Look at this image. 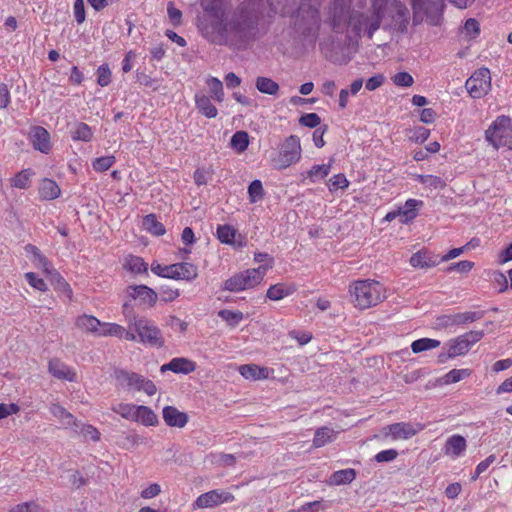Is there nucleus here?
<instances>
[{
  "mask_svg": "<svg viewBox=\"0 0 512 512\" xmlns=\"http://www.w3.org/2000/svg\"><path fill=\"white\" fill-rule=\"evenodd\" d=\"M336 436L337 432L332 428L327 426L320 427L315 431L313 446L316 448L323 447L326 444L333 442L336 439Z\"/></svg>",
  "mask_w": 512,
  "mask_h": 512,
  "instance_id": "72a5a7b5",
  "label": "nucleus"
},
{
  "mask_svg": "<svg viewBox=\"0 0 512 512\" xmlns=\"http://www.w3.org/2000/svg\"><path fill=\"white\" fill-rule=\"evenodd\" d=\"M61 194V189L56 181L44 178L39 187V195L42 200H54Z\"/></svg>",
  "mask_w": 512,
  "mask_h": 512,
  "instance_id": "7c9ffc66",
  "label": "nucleus"
},
{
  "mask_svg": "<svg viewBox=\"0 0 512 512\" xmlns=\"http://www.w3.org/2000/svg\"><path fill=\"white\" fill-rule=\"evenodd\" d=\"M249 144V134L247 131L244 130L236 131L230 139L231 147L238 153L246 151L248 149Z\"/></svg>",
  "mask_w": 512,
  "mask_h": 512,
  "instance_id": "ea45409f",
  "label": "nucleus"
},
{
  "mask_svg": "<svg viewBox=\"0 0 512 512\" xmlns=\"http://www.w3.org/2000/svg\"><path fill=\"white\" fill-rule=\"evenodd\" d=\"M124 269L133 274L148 275V264L140 256L129 255L125 259Z\"/></svg>",
  "mask_w": 512,
  "mask_h": 512,
  "instance_id": "f704fd0d",
  "label": "nucleus"
},
{
  "mask_svg": "<svg viewBox=\"0 0 512 512\" xmlns=\"http://www.w3.org/2000/svg\"><path fill=\"white\" fill-rule=\"evenodd\" d=\"M142 225L148 233L154 236H162L166 232V228L163 223L158 221L156 215L153 213L143 217Z\"/></svg>",
  "mask_w": 512,
  "mask_h": 512,
  "instance_id": "4c0bfd02",
  "label": "nucleus"
},
{
  "mask_svg": "<svg viewBox=\"0 0 512 512\" xmlns=\"http://www.w3.org/2000/svg\"><path fill=\"white\" fill-rule=\"evenodd\" d=\"M240 374L249 380L265 379L268 376L267 368L257 364H244L239 367Z\"/></svg>",
  "mask_w": 512,
  "mask_h": 512,
  "instance_id": "2f4dec72",
  "label": "nucleus"
},
{
  "mask_svg": "<svg viewBox=\"0 0 512 512\" xmlns=\"http://www.w3.org/2000/svg\"><path fill=\"white\" fill-rule=\"evenodd\" d=\"M393 42L394 45L398 47V52L404 54V52L418 47L422 40L420 34H396V38H392L390 43H384L382 45L383 49L391 48Z\"/></svg>",
  "mask_w": 512,
  "mask_h": 512,
  "instance_id": "a211bd4d",
  "label": "nucleus"
},
{
  "mask_svg": "<svg viewBox=\"0 0 512 512\" xmlns=\"http://www.w3.org/2000/svg\"><path fill=\"white\" fill-rule=\"evenodd\" d=\"M485 311H469L464 313L443 314L435 319L437 329H447L453 326H461L483 318Z\"/></svg>",
  "mask_w": 512,
  "mask_h": 512,
  "instance_id": "f8f14e48",
  "label": "nucleus"
},
{
  "mask_svg": "<svg viewBox=\"0 0 512 512\" xmlns=\"http://www.w3.org/2000/svg\"><path fill=\"white\" fill-rule=\"evenodd\" d=\"M409 263L413 268L424 269L439 265L441 263V259L439 255H436L428 248H422L412 254Z\"/></svg>",
  "mask_w": 512,
  "mask_h": 512,
  "instance_id": "dca6fc26",
  "label": "nucleus"
},
{
  "mask_svg": "<svg viewBox=\"0 0 512 512\" xmlns=\"http://www.w3.org/2000/svg\"><path fill=\"white\" fill-rule=\"evenodd\" d=\"M490 85V70L480 68L466 80L465 88L473 99H480L487 94Z\"/></svg>",
  "mask_w": 512,
  "mask_h": 512,
  "instance_id": "9b49d317",
  "label": "nucleus"
},
{
  "mask_svg": "<svg viewBox=\"0 0 512 512\" xmlns=\"http://www.w3.org/2000/svg\"><path fill=\"white\" fill-rule=\"evenodd\" d=\"M25 279L31 287L38 291L46 292L48 290V286L45 281L38 277V275L34 272H27L25 274Z\"/></svg>",
  "mask_w": 512,
  "mask_h": 512,
  "instance_id": "0e129e2a",
  "label": "nucleus"
},
{
  "mask_svg": "<svg viewBox=\"0 0 512 512\" xmlns=\"http://www.w3.org/2000/svg\"><path fill=\"white\" fill-rule=\"evenodd\" d=\"M356 476L357 472L353 468L338 470L330 476L329 484L336 486L350 484L356 479Z\"/></svg>",
  "mask_w": 512,
  "mask_h": 512,
  "instance_id": "c9c22d12",
  "label": "nucleus"
},
{
  "mask_svg": "<svg viewBox=\"0 0 512 512\" xmlns=\"http://www.w3.org/2000/svg\"><path fill=\"white\" fill-rule=\"evenodd\" d=\"M49 372L57 379L74 381L76 373L59 359H51L48 363Z\"/></svg>",
  "mask_w": 512,
  "mask_h": 512,
  "instance_id": "4be33fe9",
  "label": "nucleus"
},
{
  "mask_svg": "<svg viewBox=\"0 0 512 512\" xmlns=\"http://www.w3.org/2000/svg\"><path fill=\"white\" fill-rule=\"evenodd\" d=\"M268 34H252L251 36H230L229 49L234 52L253 49L257 44L256 50L260 53L265 52L261 48L266 43L265 39Z\"/></svg>",
  "mask_w": 512,
  "mask_h": 512,
  "instance_id": "ddd939ff",
  "label": "nucleus"
},
{
  "mask_svg": "<svg viewBox=\"0 0 512 512\" xmlns=\"http://www.w3.org/2000/svg\"><path fill=\"white\" fill-rule=\"evenodd\" d=\"M254 261L257 262V263H263L257 269H259L261 271L264 268L265 269V273L269 269H272L273 265H274V258L270 254H268L266 252H257V253H255L254 254Z\"/></svg>",
  "mask_w": 512,
  "mask_h": 512,
  "instance_id": "69168bd1",
  "label": "nucleus"
},
{
  "mask_svg": "<svg viewBox=\"0 0 512 512\" xmlns=\"http://www.w3.org/2000/svg\"><path fill=\"white\" fill-rule=\"evenodd\" d=\"M321 117L314 112L311 113H303L299 119L298 123L307 128L316 129L321 126Z\"/></svg>",
  "mask_w": 512,
  "mask_h": 512,
  "instance_id": "864d4df0",
  "label": "nucleus"
},
{
  "mask_svg": "<svg viewBox=\"0 0 512 512\" xmlns=\"http://www.w3.org/2000/svg\"><path fill=\"white\" fill-rule=\"evenodd\" d=\"M46 277H48L56 292L64 294L69 300H72L73 291L70 284L56 269L52 270Z\"/></svg>",
  "mask_w": 512,
  "mask_h": 512,
  "instance_id": "a878e982",
  "label": "nucleus"
},
{
  "mask_svg": "<svg viewBox=\"0 0 512 512\" xmlns=\"http://www.w3.org/2000/svg\"><path fill=\"white\" fill-rule=\"evenodd\" d=\"M441 342L432 338H419L411 343V350L413 353L418 354L428 350L439 347Z\"/></svg>",
  "mask_w": 512,
  "mask_h": 512,
  "instance_id": "a19ab883",
  "label": "nucleus"
},
{
  "mask_svg": "<svg viewBox=\"0 0 512 512\" xmlns=\"http://www.w3.org/2000/svg\"><path fill=\"white\" fill-rule=\"evenodd\" d=\"M130 329H134L139 338V342L143 344L156 348H162L165 345L162 331L152 320L146 317L135 319L134 322L130 321Z\"/></svg>",
  "mask_w": 512,
  "mask_h": 512,
  "instance_id": "6e6552de",
  "label": "nucleus"
},
{
  "mask_svg": "<svg viewBox=\"0 0 512 512\" xmlns=\"http://www.w3.org/2000/svg\"><path fill=\"white\" fill-rule=\"evenodd\" d=\"M256 89L262 94L275 96L280 90L279 84L273 79L265 76H258L255 80Z\"/></svg>",
  "mask_w": 512,
  "mask_h": 512,
  "instance_id": "e433bc0d",
  "label": "nucleus"
},
{
  "mask_svg": "<svg viewBox=\"0 0 512 512\" xmlns=\"http://www.w3.org/2000/svg\"><path fill=\"white\" fill-rule=\"evenodd\" d=\"M413 134L409 136V140L414 143L422 144L424 143L430 136V130L425 128L424 126H416L414 129L410 130Z\"/></svg>",
  "mask_w": 512,
  "mask_h": 512,
  "instance_id": "e2e57ef3",
  "label": "nucleus"
},
{
  "mask_svg": "<svg viewBox=\"0 0 512 512\" xmlns=\"http://www.w3.org/2000/svg\"><path fill=\"white\" fill-rule=\"evenodd\" d=\"M151 271L162 278L173 280H186L191 282L198 277V268L189 262H179L171 265H162L157 261L151 264Z\"/></svg>",
  "mask_w": 512,
  "mask_h": 512,
  "instance_id": "423d86ee",
  "label": "nucleus"
},
{
  "mask_svg": "<svg viewBox=\"0 0 512 512\" xmlns=\"http://www.w3.org/2000/svg\"><path fill=\"white\" fill-rule=\"evenodd\" d=\"M162 416L167 426L183 428L189 421L186 412L179 411L176 407L167 405L162 410Z\"/></svg>",
  "mask_w": 512,
  "mask_h": 512,
  "instance_id": "aec40b11",
  "label": "nucleus"
},
{
  "mask_svg": "<svg viewBox=\"0 0 512 512\" xmlns=\"http://www.w3.org/2000/svg\"><path fill=\"white\" fill-rule=\"evenodd\" d=\"M485 139L495 149L507 147L512 150V119L506 115L498 116L485 131Z\"/></svg>",
  "mask_w": 512,
  "mask_h": 512,
  "instance_id": "39448f33",
  "label": "nucleus"
},
{
  "mask_svg": "<svg viewBox=\"0 0 512 512\" xmlns=\"http://www.w3.org/2000/svg\"><path fill=\"white\" fill-rule=\"evenodd\" d=\"M35 173L31 168L18 172L11 180V186L19 189H27L31 185V176Z\"/></svg>",
  "mask_w": 512,
  "mask_h": 512,
  "instance_id": "79ce46f5",
  "label": "nucleus"
},
{
  "mask_svg": "<svg viewBox=\"0 0 512 512\" xmlns=\"http://www.w3.org/2000/svg\"><path fill=\"white\" fill-rule=\"evenodd\" d=\"M445 345L448 346L450 355L454 358L466 355L470 350L467 343L464 342L460 336L450 339Z\"/></svg>",
  "mask_w": 512,
  "mask_h": 512,
  "instance_id": "a18cd8bd",
  "label": "nucleus"
},
{
  "mask_svg": "<svg viewBox=\"0 0 512 512\" xmlns=\"http://www.w3.org/2000/svg\"><path fill=\"white\" fill-rule=\"evenodd\" d=\"M30 141L35 150L48 154L52 148L50 133L42 126H32L29 133Z\"/></svg>",
  "mask_w": 512,
  "mask_h": 512,
  "instance_id": "f3484780",
  "label": "nucleus"
},
{
  "mask_svg": "<svg viewBox=\"0 0 512 512\" xmlns=\"http://www.w3.org/2000/svg\"><path fill=\"white\" fill-rule=\"evenodd\" d=\"M50 412L53 416L65 420V423L69 426H78L77 419L68 412L62 405L56 403L50 407Z\"/></svg>",
  "mask_w": 512,
  "mask_h": 512,
  "instance_id": "49530a36",
  "label": "nucleus"
},
{
  "mask_svg": "<svg viewBox=\"0 0 512 512\" xmlns=\"http://www.w3.org/2000/svg\"><path fill=\"white\" fill-rule=\"evenodd\" d=\"M115 377L121 384L125 382L127 387H134L137 391H141L140 386L145 379L142 375L125 369L115 370Z\"/></svg>",
  "mask_w": 512,
  "mask_h": 512,
  "instance_id": "393cba45",
  "label": "nucleus"
},
{
  "mask_svg": "<svg viewBox=\"0 0 512 512\" xmlns=\"http://www.w3.org/2000/svg\"><path fill=\"white\" fill-rule=\"evenodd\" d=\"M236 234V228L230 224L218 225L216 228L217 239L223 244L234 245Z\"/></svg>",
  "mask_w": 512,
  "mask_h": 512,
  "instance_id": "58836bf2",
  "label": "nucleus"
},
{
  "mask_svg": "<svg viewBox=\"0 0 512 512\" xmlns=\"http://www.w3.org/2000/svg\"><path fill=\"white\" fill-rule=\"evenodd\" d=\"M393 83L398 87L408 88L414 83L412 75L406 71L396 73L392 78Z\"/></svg>",
  "mask_w": 512,
  "mask_h": 512,
  "instance_id": "680f3d73",
  "label": "nucleus"
},
{
  "mask_svg": "<svg viewBox=\"0 0 512 512\" xmlns=\"http://www.w3.org/2000/svg\"><path fill=\"white\" fill-rule=\"evenodd\" d=\"M207 41L215 45L229 47L230 36H251L252 34H202Z\"/></svg>",
  "mask_w": 512,
  "mask_h": 512,
  "instance_id": "5fc2aeb1",
  "label": "nucleus"
},
{
  "mask_svg": "<svg viewBox=\"0 0 512 512\" xmlns=\"http://www.w3.org/2000/svg\"><path fill=\"white\" fill-rule=\"evenodd\" d=\"M135 77L139 84L152 88L153 91H157L159 89V80L157 78H152L146 74L144 70L138 68L135 72Z\"/></svg>",
  "mask_w": 512,
  "mask_h": 512,
  "instance_id": "3c124183",
  "label": "nucleus"
},
{
  "mask_svg": "<svg viewBox=\"0 0 512 512\" xmlns=\"http://www.w3.org/2000/svg\"><path fill=\"white\" fill-rule=\"evenodd\" d=\"M472 371L470 369H452L448 373H446L442 378L438 381L441 385L443 384H452L461 381L465 377L470 376Z\"/></svg>",
  "mask_w": 512,
  "mask_h": 512,
  "instance_id": "c03bdc74",
  "label": "nucleus"
},
{
  "mask_svg": "<svg viewBox=\"0 0 512 512\" xmlns=\"http://www.w3.org/2000/svg\"><path fill=\"white\" fill-rule=\"evenodd\" d=\"M126 293L130 299L139 298L140 303L148 305V307H154L158 300L156 291L145 284L129 285L126 288Z\"/></svg>",
  "mask_w": 512,
  "mask_h": 512,
  "instance_id": "2eb2a0df",
  "label": "nucleus"
},
{
  "mask_svg": "<svg viewBox=\"0 0 512 512\" xmlns=\"http://www.w3.org/2000/svg\"><path fill=\"white\" fill-rule=\"evenodd\" d=\"M124 327L116 323H103L100 336H115L122 338Z\"/></svg>",
  "mask_w": 512,
  "mask_h": 512,
  "instance_id": "052dcab7",
  "label": "nucleus"
},
{
  "mask_svg": "<svg viewBox=\"0 0 512 512\" xmlns=\"http://www.w3.org/2000/svg\"><path fill=\"white\" fill-rule=\"evenodd\" d=\"M467 448L466 439L459 434H454L446 440L445 453L453 457L461 456Z\"/></svg>",
  "mask_w": 512,
  "mask_h": 512,
  "instance_id": "cd10ccee",
  "label": "nucleus"
},
{
  "mask_svg": "<svg viewBox=\"0 0 512 512\" xmlns=\"http://www.w3.org/2000/svg\"><path fill=\"white\" fill-rule=\"evenodd\" d=\"M70 135L73 141L90 142L93 139L94 132L87 123L75 121L70 129Z\"/></svg>",
  "mask_w": 512,
  "mask_h": 512,
  "instance_id": "bb28decb",
  "label": "nucleus"
},
{
  "mask_svg": "<svg viewBox=\"0 0 512 512\" xmlns=\"http://www.w3.org/2000/svg\"><path fill=\"white\" fill-rule=\"evenodd\" d=\"M264 188L262 182L258 179L250 182L248 186V199L250 203H256L264 197Z\"/></svg>",
  "mask_w": 512,
  "mask_h": 512,
  "instance_id": "09e8293b",
  "label": "nucleus"
},
{
  "mask_svg": "<svg viewBox=\"0 0 512 512\" xmlns=\"http://www.w3.org/2000/svg\"><path fill=\"white\" fill-rule=\"evenodd\" d=\"M361 34H325L319 41L322 55L331 63H349L359 48Z\"/></svg>",
  "mask_w": 512,
  "mask_h": 512,
  "instance_id": "7ed1b4c3",
  "label": "nucleus"
},
{
  "mask_svg": "<svg viewBox=\"0 0 512 512\" xmlns=\"http://www.w3.org/2000/svg\"><path fill=\"white\" fill-rule=\"evenodd\" d=\"M196 370V363L185 357H175L160 367L161 373L171 371L176 374H190Z\"/></svg>",
  "mask_w": 512,
  "mask_h": 512,
  "instance_id": "6ab92c4d",
  "label": "nucleus"
},
{
  "mask_svg": "<svg viewBox=\"0 0 512 512\" xmlns=\"http://www.w3.org/2000/svg\"><path fill=\"white\" fill-rule=\"evenodd\" d=\"M76 324L78 327L85 329L87 332L93 333L95 335L100 336V332L103 323L92 315H82L77 318Z\"/></svg>",
  "mask_w": 512,
  "mask_h": 512,
  "instance_id": "473e14b6",
  "label": "nucleus"
},
{
  "mask_svg": "<svg viewBox=\"0 0 512 512\" xmlns=\"http://www.w3.org/2000/svg\"><path fill=\"white\" fill-rule=\"evenodd\" d=\"M43 509L37 503L30 501L16 505L10 512H42Z\"/></svg>",
  "mask_w": 512,
  "mask_h": 512,
  "instance_id": "774afa93",
  "label": "nucleus"
},
{
  "mask_svg": "<svg viewBox=\"0 0 512 512\" xmlns=\"http://www.w3.org/2000/svg\"><path fill=\"white\" fill-rule=\"evenodd\" d=\"M206 83L209 87L211 97L217 102H222L224 100L222 82L216 77H210L207 79Z\"/></svg>",
  "mask_w": 512,
  "mask_h": 512,
  "instance_id": "de8ad7c7",
  "label": "nucleus"
},
{
  "mask_svg": "<svg viewBox=\"0 0 512 512\" xmlns=\"http://www.w3.org/2000/svg\"><path fill=\"white\" fill-rule=\"evenodd\" d=\"M349 293L355 307L362 310L376 306L386 298L383 284L372 279L353 282L349 287Z\"/></svg>",
  "mask_w": 512,
  "mask_h": 512,
  "instance_id": "20e7f679",
  "label": "nucleus"
},
{
  "mask_svg": "<svg viewBox=\"0 0 512 512\" xmlns=\"http://www.w3.org/2000/svg\"><path fill=\"white\" fill-rule=\"evenodd\" d=\"M474 262L470 260H462L456 263L449 264L445 269L444 272L451 273L453 271H456L461 274H466L470 272L474 267Z\"/></svg>",
  "mask_w": 512,
  "mask_h": 512,
  "instance_id": "bf43d9fd",
  "label": "nucleus"
},
{
  "mask_svg": "<svg viewBox=\"0 0 512 512\" xmlns=\"http://www.w3.org/2000/svg\"><path fill=\"white\" fill-rule=\"evenodd\" d=\"M116 162L114 155L101 156L94 159L92 167L96 172H105L110 169Z\"/></svg>",
  "mask_w": 512,
  "mask_h": 512,
  "instance_id": "603ef678",
  "label": "nucleus"
},
{
  "mask_svg": "<svg viewBox=\"0 0 512 512\" xmlns=\"http://www.w3.org/2000/svg\"><path fill=\"white\" fill-rule=\"evenodd\" d=\"M218 316L231 328H235L244 319V314L240 310L222 309L218 311Z\"/></svg>",
  "mask_w": 512,
  "mask_h": 512,
  "instance_id": "37998d69",
  "label": "nucleus"
},
{
  "mask_svg": "<svg viewBox=\"0 0 512 512\" xmlns=\"http://www.w3.org/2000/svg\"><path fill=\"white\" fill-rule=\"evenodd\" d=\"M195 105L197 110L207 118H215L218 114L217 108L212 104L210 98L205 94H195Z\"/></svg>",
  "mask_w": 512,
  "mask_h": 512,
  "instance_id": "c756f323",
  "label": "nucleus"
},
{
  "mask_svg": "<svg viewBox=\"0 0 512 512\" xmlns=\"http://www.w3.org/2000/svg\"><path fill=\"white\" fill-rule=\"evenodd\" d=\"M97 84L101 87L108 86L112 81V72L110 70V67L107 63H104L100 65L97 68Z\"/></svg>",
  "mask_w": 512,
  "mask_h": 512,
  "instance_id": "6e6d98bb",
  "label": "nucleus"
},
{
  "mask_svg": "<svg viewBox=\"0 0 512 512\" xmlns=\"http://www.w3.org/2000/svg\"><path fill=\"white\" fill-rule=\"evenodd\" d=\"M414 9V24H417L418 18L433 26L441 23L445 0H411Z\"/></svg>",
  "mask_w": 512,
  "mask_h": 512,
  "instance_id": "0eeeda50",
  "label": "nucleus"
},
{
  "mask_svg": "<svg viewBox=\"0 0 512 512\" xmlns=\"http://www.w3.org/2000/svg\"><path fill=\"white\" fill-rule=\"evenodd\" d=\"M138 406L139 405L135 404L120 403L113 410L117 414L121 415V417L130 421H135L136 407Z\"/></svg>",
  "mask_w": 512,
  "mask_h": 512,
  "instance_id": "13d9d810",
  "label": "nucleus"
},
{
  "mask_svg": "<svg viewBox=\"0 0 512 512\" xmlns=\"http://www.w3.org/2000/svg\"><path fill=\"white\" fill-rule=\"evenodd\" d=\"M385 435H391L393 439H409L417 434L418 430L411 423L397 422L383 428Z\"/></svg>",
  "mask_w": 512,
  "mask_h": 512,
  "instance_id": "412c9836",
  "label": "nucleus"
},
{
  "mask_svg": "<svg viewBox=\"0 0 512 512\" xmlns=\"http://www.w3.org/2000/svg\"><path fill=\"white\" fill-rule=\"evenodd\" d=\"M424 205L422 200L408 199L403 207H399L401 212L400 223L408 224L419 214V209Z\"/></svg>",
  "mask_w": 512,
  "mask_h": 512,
  "instance_id": "5701e85b",
  "label": "nucleus"
},
{
  "mask_svg": "<svg viewBox=\"0 0 512 512\" xmlns=\"http://www.w3.org/2000/svg\"><path fill=\"white\" fill-rule=\"evenodd\" d=\"M200 5L203 10L211 16L218 17L221 7L220 0H201Z\"/></svg>",
  "mask_w": 512,
  "mask_h": 512,
  "instance_id": "338daca9",
  "label": "nucleus"
},
{
  "mask_svg": "<svg viewBox=\"0 0 512 512\" xmlns=\"http://www.w3.org/2000/svg\"><path fill=\"white\" fill-rule=\"evenodd\" d=\"M331 170V163L321 164V165H313L309 171H307V176L310 178L312 182H315L317 179H324L327 177Z\"/></svg>",
  "mask_w": 512,
  "mask_h": 512,
  "instance_id": "8fccbe9b",
  "label": "nucleus"
},
{
  "mask_svg": "<svg viewBox=\"0 0 512 512\" xmlns=\"http://www.w3.org/2000/svg\"><path fill=\"white\" fill-rule=\"evenodd\" d=\"M297 291L295 284L277 283L271 285L266 293V297L272 301H279L283 298L292 295Z\"/></svg>",
  "mask_w": 512,
  "mask_h": 512,
  "instance_id": "b1692460",
  "label": "nucleus"
},
{
  "mask_svg": "<svg viewBox=\"0 0 512 512\" xmlns=\"http://www.w3.org/2000/svg\"><path fill=\"white\" fill-rule=\"evenodd\" d=\"M327 186L330 192H335L338 189H346L349 186V181L347 180L345 174L339 173L334 175L327 182Z\"/></svg>",
  "mask_w": 512,
  "mask_h": 512,
  "instance_id": "4d7b16f0",
  "label": "nucleus"
},
{
  "mask_svg": "<svg viewBox=\"0 0 512 512\" xmlns=\"http://www.w3.org/2000/svg\"><path fill=\"white\" fill-rule=\"evenodd\" d=\"M318 36L319 34H268L261 49L271 51L275 46L282 55L297 59L315 49Z\"/></svg>",
  "mask_w": 512,
  "mask_h": 512,
  "instance_id": "f03ea898",
  "label": "nucleus"
},
{
  "mask_svg": "<svg viewBox=\"0 0 512 512\" xmlns=\"http://www.w3.org/2000/svg\"><path fill=\"white\" fill-rule=\"evenodd\" d=\"M301 151L300 138L290 135L281 145L278 157L273 160L274 167L282 170L297 163L301 158Z\"/></svg>",
  "mask_w": 512,
  "mask_h": 512,
  "instance_id": "9d476101",
  "label": "nucleus"
},
{
  "mask_svg": "<svg viewBox=\"0 0 512 512\" xmlns=\"http://www.w3.org/2000/svg\"><path fill=\"white\" fill-rule=\"evenodd\" d=\"M139 422L146 427L157 426L159 424L158 416L148 406L139 405L136 407L135 421Z\"/></svg>",
  "mask_w": 512,
  "mask_h": 512,
  "instance_id": "c85d7f7f",
  "label": "nucleus"
},
{
  "mask_svg": "<svg viewBox=\"0 0 512 512\" xmlns=\"http://www.w3.org/2000/svg\"><path fill=\"white\" fill-rule=\"evenodd\" d=\"M372 16L354 12L350 16L349 25L352 32H375L379 28L391 32H406L410 12L398 0H373Z\"/></svg>",
  "mask_w": 512,
  "mask_h": 512,
  "instance_id": "f257e3e1",
  "label": "nucleus"
},
{
  "mask_svg": "<svg viewBox=\"0 0 512 512\" xmlns=\"http://www.w3.org/2000/svg\"><path fill=\"white\" fill-rule=\"evenodd\" d=\"M234 500V495L230 492L211 490L201 494L193 503V508H211L222 503H229Z\"/></svg>",
  "mask_w": 512,
  "mask_h": 512,
  "instance_id": "4468645a",
  "label": "nucleus"
},
{
  "mask_svg": "<svg viewBox=\"0 0 512 512\" xmlns=\"http://www.w3.org/2000/svg\"><path fill=\"white\" fill-rule=\"evenodd\" d=\"M265 276V269H246L242 272L235 273L233 276L224 281L222 290L230 292H240L251 289L259 285Z\"/></svg>",
  "mask_w": 512,
  "mask_h": 512,
  "instance_id": "1a4fd4ad",
  "label": "nucleus"
}]
</instances>
